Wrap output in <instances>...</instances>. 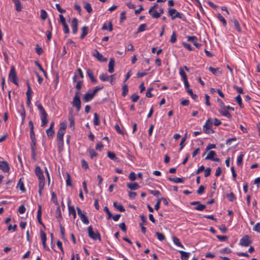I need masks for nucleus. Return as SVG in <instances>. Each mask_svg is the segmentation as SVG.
I'll return each mask as SVG.
<instances>
[{"label":"nucleus","mask_w":260,"mask_h":260,"mask_svg":"<svg viewBox=\"0 0 260 260\" xmlns=\"http://www.w3.org/2000/svg\"><path fill=\"white\" fill-rule=\"evenodd\" d=\"M205 189V187L204 186L201 185L199 187V188L198 189V190L197 191V193L199 194H203V192H204Z\"/></svg>","instance_id":"69168bd1"},{"label":"nucleus","mask_w":260,"mask_h":260,"mask_svg":"<svg viewBox=\"0 0 260 260\" xmlns=\"http://www.w3.org/2000/svg\"><path fill=\"white\" fill-rule=\"evenodd\" d=\"M127 186L131 190H137L140 188V185L137 183H127Z\"/></svg>","instance_id":"6ab92c4d"},{"label":"nucleus","mask_w":260,"mask_h":260,"mask_svg":"<svg viewBox=\"0 0 260 260\" xmlns=\"http://www.w3.org/2000/svg\"><path fill=\"white\" fill-rule=\"evenodd\" d=\"M139 96L136 93L133 94L131 96V99L133 102H137V101L139 100Z\"/></svg>","instance_id":"338daca9"},{"label":"nucleus","mask_w":260,"mask_h":260,"mask_svg":"<svg viewBox=\"0 0 260 260\" xmlns=\"http://www.w3.org/2000/svg\"><path fill=\"white\" fill-rule=\"evenodd\" d=\"M93 55L96 57L101 62H106L107 58L104 57V56L100 53L98 50H95Z\"/></svg>","instance_id":"ddd939ff"},{"label":"nucleus","mask_w":260,"mask_h":260,"mask_svg":"<svg viewBox=\"0 0 260 260\" xmlns=\"http://www.w3.org/2000/svg\"><path fill=\"white\" fill-rule=\"evenodd\" d=\"M9 80L16 85H18L17 82V77L15 71V68L14 67H11V70L9 75Z\"/></svg>","instance_id":"39448f33"},{"label":"nucleus","mask_w":260,"mask_h":260,"mask_svg":"<svg viewBox=\"0 0 260 260\" xmlns=\"http://www.w3.org/2000/svg\"><path fill=\"white\" fill-rule=\"evenodd\" d=\"M35 174L39 178V182H42L45 183V178L43 175V171L38 166L36 167Z\"/></svg>","instance_id":"0eeeda50"},{"label":"nucleus","mask_w":260,"mask_h":260,"mask_svg":"<svg viewBox=\"0 0 260 260\" xmlns=\"http://www.w3.org/2000/svg\"><path fill=\"white\" fill-rule=\"evenodd\" d=\"M87 74L88 76L89 77V78H90V80L92 82H93V83L97 82L96 79L94 77L93 72L91 70H90V69L87 70Z\"/></svg>","instance_id":"412c9836"},{"label":"nucleus","mask_w":260,"mask_h":260,"mask_svg":"<svg viewBox=\"0 0 260 260\" xmlns=\"http://www.w3.org/2000/svg\"><path fill=\"white\" fill-rule=\"evenodd\" d=\"M100 79L103 81H106L109 80V77L106 74H103L100 76Z\"/></svg>","instance_id":"e2e57ef3"},{"label":"nucleus","mask_w":260,"mask_h":260,"mask_svg":"<svg viewBox=\"0 0 260 260\" xmlns=\"http://www.w3.org/2000/svg\"><path fill=\"white\" fill-rule=\"evenodd\" d=\"M93 123L95 125H99L100 124L99 116L96 113L94 114Z\"/></svg>","instance_id":"4c0bfd02"},{"label":"nucleus","mask_w":260,"mask_h":260,"mask_svg":"<svg viewBox=\"0 0 260 260\" xmlns=\"http://www.w3.org/2000/svg\"><path fill=\"white\" fill-rule=\"evenodd\" d=\"M84 9L88 12V13H90L92 11V9L91 8V5L87 2H84Z\"/></svg>","instance_id":"2f4dec72"},{"label":"nucleus","mask_w":260,"mask_h":260,"mask_svg":"<svg viewBox=\"0 0 260 260\" xmlns=\"http://www.w3.org/2000/svg\"><path fill=\"white\" fill-rule=\"evenodd\" d=\"M217 18L220 21L222 22L224 26L226 25V21L225 19L220 14H218Z\"/></svg>","instance_id":"3c124183"},{"label":"nucleus","mask_w":260,"mask_h":260,"mask_svg":"<svg viewBox=\"0 0 260 260\" xmlns=\"http://www.w3.org/2000/svg\"><path fill=\"white\" fill-rule=\"evenodd\" d=\"M19 112L20 115L21 116V118H22L21 123L23 124L24 123V120L25 118V116H26L24 106L23 104L21 105V109L20 110H19Z\"/></svg>","instance_id":"f3484780"},{"label":"nucleus","mask_w":260,"mask_h":260,"mask_svg":"<svg viewBox=\"0 0 260 260\" xmlns=\"http://www.w3.org/2000/svg\"><path fill=\"white\" fill-rule=\"evenodd\" d=\"M115 64V60L113 58H111L109 60L108 65V72L110 73H112L114 71V67Z\"/></svg>","instance_id":"dca6fc26"},{"label":"nucleus","mask_w":260,"mask_h":260,"mask_svg":"<svg viewBox=\"0 0 260 260\" xmlns=\"http://www.w3.org/2000/svg\"><path fill=\"white\" fill-rule=\"evenodd\" d=\"M36 105L39 110L41 115L46 113L42 105L39 103V102H37L36 103Z\"/></svg>","instance_id":"cd10ccee"},{"label":"nucleus","mask_w":260,"mask_h":260,"mask_svg":"<svg viewBox=\"0 0 260 260\" xmlns=\"http://www.w3.org/2000/svg\"><path fill=\"white\" fill-rule=\"evenodd\" d=\"M212 122L210 118H208L203 126V131L206 134H213L214 133V131L211 129L212 126Z\"/></svg>","instance_id":"20e7f679"},{"label":"nucleus","mask_w":260,"mask_h":260,"mask_svg":"<svg viewBox=\"0 0 260 260\" xmlns=\"http://www.w3.org/2000/svg\"><path fill=\"white\" fill-rule=\"evenodd\" d=\"M51 198H52V201H53V202L56 205L59 206L57 200V197H56V194L55 193V192H52L51 193Z\"/></svg>","instance_id":"c03bdc74"},{"label":"nucleus","mask_w":260,"mask_h":260,"mask_svg":"<svg viewBox=\"0 0 260 260\" xmlns=\"http://www.w3.org/2000/svg\"><path fill=\"white\" fill-rule=\"evenodd\" d=\"M187 92L191 96L192 99H193L194 100H197L198 96L196 94H193L191 89H188Z\"/></svg>","instance_id":"680f3d73"},{"label":"nucleus","mask_w":260,"mask_h":260,"mask_svg":"<svg viewBox=\"0 0 260 260\" xmlns=\"http://www.w3.org/2000/svg\"><path fill=\"white\" fill-rule=\"evenodd\" d=\"M14 4L16 7V10L17 12H20L22 10V7L20 1H16V2H14Z\"/></svg>","instance_id":"e433bc0d"},{"label":"nucleus","mask_w":260,"mask_h":260,"mask_svg":"<svg viewBox=\"0 0 260 260\" xmlns=\"http://www.w3.org/2000/svg\"><path fill=\"white\" fill-rule=\"evenodd\" d=\"M253 231L260 233V223H257L253 228Z\"/></svg>","instance_id":"774afa93"},{"label":"nucleus","mask_w":260,"mask_h":260,"mask_svg":"<svg viewBox=\"0 0 260 260\" xmlns=\"http://www.w3.org/2000/svg\"><path fill=\"white\" fill-rule=\"evenodd\" d=\"M56 214L57 215H56L57 219H58L59 221H60V220L61 219H62V218L60 209V207L59 206H57V209L56 210Z\"/></svg>","instance_id":"c9c22d12"},{"label":"nucleus","mask_w":260,"mask_h":260,"mask_svg":"<svg viewBox=\"0 0 260 260\" xmlns=\"http://www.w3.org/2000/svg\"><path fill=\"white\" fill-rule=\"evenodd\" d=\"M251 243V241L250 240L248 235L244 236L240 241V245L242 246L247 247Z\"/></svg>","instance_id":"6e6552de"},{"label":"nucleus","mask_w":260,"mask_h":260,"mask_svg":"<svg viewBox=\"0 0 260 260\" xmlns=\"http://www.w3.org/2000/svg\"><path fill=\"white\" fill-rule=\"evenodd\" d=\"M169 180L171 181L174 182V183H182L184 181L183 178H178V177H174V178L170 177L169 178Z\"/></svg>","instance_id":"bb28decb"},{"label":"nucleus","mask_w":260,"mask_h":260,"mask_svg":"<svg viewBox=\"0 0 260 260\" xmlns=\"http://www.w3.org/2000/svg\"><path fill=\"white\" fill-rule=\"evenodd\" d=\"M87 231L89 237L94 240H99L100 241H101V237L100 233L98 231L94 232L93 230L92 226H89L87 228Z\"/></svg>","instance_id":"f03ea898"},{"label":"nucleus","mask_w":260,"mask_h":260,"mask_svg":"<svg viewBox=\"0 0 260 260\" xmlns=\"http://www.w3.org/2000/svg\"><path fill=\"white\" fill-rule=\"evenodd\" d=\"M45 185V183L42 182H39V193L40 196H42V190L44 188Z\"/></svg>","instance_id":"a18cd8bd"},{"label":"nucleus","mask_w":260,"mask_h":260,"mask_svg":"<svg viewBox=\"0 0 260 260\" xmlns=\"http://www.w3.org/2000/svg\"><path fill=\"white\" fill-rule=\"evenodd\" d=\"M41 119L42 121L41 126H45L48 123L47 113L41 115Z\"/></svg>","instance_id":"a211bd4d"},{"label":"nucleus","mask_w":260,"mask_h":260,"mask_svg":"<svg viewBox=\"0 0 260 260\" xmlns=\"http://www.w3.org/2000/svg\"><path fill=\"white\" fill-rule=\"evenodd\" d=\"M107 155L112 160H115L117 159L115 154L113 152L108 151Z\"/></svg>","instance_id":"37998d69"},{"label":"nucleus","mask_w":260,"mask_h":260,"mask_svg":"<svg viewBox=\"0 0 260 260\" xmlns=\"http://www.w3.org/2000/svg\"><path fill=\"white\" fill-rule=\"evenodd\" d=\"M35 49L36 53L38 55H41L43 52L42 48L40 47L38 44L36 45Z\"/></svg>","instance_id":"13d9d810"},{"label":"nucleus","mask_w":260,"mask_h":260,"mask_svg":"<svg viewBox=\"0 0 260 260\" xmlns=\"http://www.w3.org/2000/svg\"><path fill=\"white\" fill-rule=\"evenodd\" d=\"M176 40H177L176 34L175 31H173L171 35L170 41L172 43H174L175 42H176Z\"/></svg>","instance_id":"8fccbe9b"},{"label":"nucleus","mask_w":260,"mask_h":260,"mask_svg":"<svg viewBox=\"0 0 260 260\" xmlns=\"http://www.w3.org/2000/svg\"><path fill=\"white\" fill-rule=\"evenodd\" d=\"M68 208L69 214L72 215L73 218L75 219L76 217V213L74 207L73 206H70L69 203H68Z\"/></svg>","instance_id":"5701e85b"},{"label":"nucleus","mask_w":260,"mask_h":260,"mask_svg":"<svg viewBox=\"0 0 260 260\" xmlns=\"http://www.w3.org/2000/svg\"><path fill=\"white\" fill-rule=\"evenodd\" d=\"M179 253L181 254V260H187L189 256V253L186 252L182 250H179Z\"/></svg>","instance_id":"4be33fe9"},{"label":"nucleus","mask_w":260,"mask_h":260,"mask_svg":"<svg viewBox=\"0 0 260 260\" xmlns=\"http://www.w3.org/2000/svg\"><path fill=\"white\" fill-rule=\"evenodd\" d=\"M156 236H157V239L159 240V241H163L164 240H165V237L164 236V235L162 233H159V232H156Z\"/></svg>","instance_id":"4d7b16f0"},{"label":"nucleus","mask_w":260,"mask_h":260,"mask_svg":"<svg viewBox=\"0 0 260 260\" xmlns=\"http://www.w3.org/2000/svg\"><path fill=\"white\" fill-rule=\"evenodd\" d=\"M179 74L183 81L187 80V75L182 68H180L179 69Z\"/></svg>","instance_id":"72a5a7b5"},{"label":"nucleus","mask_w":260,"mask_h":260,"mask_svg":"<svg viewBox=\"0 0 260 260\" xmlns=\"http://www.w3.org/2000/svg\"><path fill=\"white\" fill-rule=\"evenodd\" d=\"M69 120L70 122V126L71 127H74L75 126V121H74V118L73 115H70L69 116Z\"/></svg>","instance_id":"a19ab883"},{"label":"nucleus","mask_w":260,"mask_h":260,"mask_svg":"<svg viewBox=\"0 0 260 260\" xmlns=\"http://www.w3.org/2000/svg\"><path fill=\"white\" fill-rule=\"evenodd\" d=\"M243 157H244L243 154H241L240 155L238 156V157L237 158V165L241 166L242 165Z\"/></svg>","instance_id":"864d4df0"},{"label":"nucleus","mask_w":260,"mask_h":260,"mask_svg":"<svg viewBox=\"0 0 260 260\" xmlns=\"http://www.w3.org/2000/svg\"><path fill=\"white\" fill-rule=\"evenodd\" d=\"M66 184L67 186H72V182H71V176L69 173L67 174V180H66Z\"/></svg>","instance_id":"6e6d98bb"},{"label":"nucleus","mask_w":260,"mask_h":260,"mask_svg":"<svg viewBox=\"0 0 260 260\" xmlns=\"http://www.w3.org/2000/svg\"><path fill=\"white\" fill-rule=\"evenodd\" d=\"M122 95L123 96H125L127 95L128 91V86L126 84L123 85L122 86Z\"/></svg>","instance_id":"58836bf2"},{"label":"nucleus","mask_w":260,"mask_h":260,"mask_svg":"<svg viewBox=\"0 0 260 260\" xmlns=\"http://www.w3.org/2000/svg\"><path fill=\"white\" fill-rule=\"evenodd\" d=\"M219 112L221 115L226 117L229 119H231L232 118V115L229 112V111L225 109V107H223L222 108H219Z\"/></svg>","instance_id":"2eb2a0df"},{"label":"nucleus","mask_w":260,"mask_h":260,"mask_svg":"<svg viewBox=\"0 0 260 260\" xmlns=\"http://www.w3.org/2000/svg\"><path fill=\"white\" fill-rule=\"evenodd\" d=\"M187 40L190 42H192L193 43V45L197 48H200L202 44L199 43H197L196 41L197 40V38L196 36H188Z\"/></svg>","instance_id":"4468645a"},{"label":"nucleus","mask_w":260,"mask_h":260,"mask_svg":"<svg viewBox=\"0 0 260 260\" xmlns=\"http://www.w3.org/2000/svg\"><path fill=\"white\" fill-rule=\"evenodd\" d=\"M152 18L157 19L160 17V15L156 10H153L151 14H149Z\"/></svg>","instance_id":"5fc2aeb1"},{"label":"nucleus","mask_w":260,"mask_h":260,"mask_svg":"<svg viewBox=\"0 0 260 260\" xmlns=\"http://www.w3.org/2000/svg\"><path fill=\"white\" fill-rule=\"evenodd\" d=\"M41 18L44 20H45L47 17V13L44 10H41V15H40Z\"/></svg>","instance_id":"49530a36"},{"label":"nucleus","mask_w":260,"mask_h":260,"mask_svg":"<svg viewBox=\"0 0 260 260\" xmlns=\"http://www.w3.org/2000/svg\"><path fill=\"white\" fill-rule=\"evenodd\" d=\"M0 169L4 172L8 173L10 171V167L6 161H0Z\"/></svg>","instance_id":"9d476101"},{"label":"nucleus","mask_w":260,"mask_h":260,"mask_svg":"<svg viewBox=\"0 0 260 260\" xmlns=\"http://www.w3.org/2000/svg\"><path fill=\"white\" fill-rule=\"evenodd\" d=\"M46 132L48 138L52 139L54 135L55 134V131L53 129H51L50 128H48L46 129Z\"/></svg>","instance_id":"c756f323"},{"label":"nucleus","mask_w":260,"mask_h":260,"mask_svg":"<svg viewBox=\"0 0 260 260\" xmlns=\"http://www.w3.org/2000/svg\"><path fill=\"white\" fill-rule=\"evenodd\" d=\"M235 99H236V102L238 103V105H239V106L241 108H243V104H242V99H241V97L240 95H237Z\"/></svg>","instance_id":"de8ad7c7"},{"label":"nucleus","mask_w":260,"mask_h":260,"mask_svg":"<svg viewBox=\"0 0 260 260\" xmlns=\"http://www.w3.org/2000/svg\"><path fill=\"white\" fill-rule=\"evenodd\" d=\"M147 28V24L145 23L141 24L139 28H138V30L136 32V34H139L141 32H142L144 30H145Z\"/></svg>","instance_id":"473e14b6"},{"label":"nucleus","mask_w":260,"mask_h":260,"mask_svg":"<svg viewBox=\"0 0 260 260\" xmlns=\"http://www.w3.org/2000/svg\"><path fill=\"white\" fill-rule=\"evenodd\" d=\"M104 211L107 213V214L108 215V217L107 218L108 219H109L111 218H112V215L111 213L110 212L109 208L107 206H105L104 207Z\"/></svg>","instance_id":"09e8293b"},{"label":"nucleus","mask_w":260,"mask_h":260,"mask_svg":"<svg viewBox=\"0 0 260 260\" xmlns=\"http://www.w3.org/2000/svg\"><path fill=\"white\" fill-rule=\"evenodd\" d=\"M216 237L220 241H224L229 238L228 236L221 235H217Z\"/></svg>","instance_id":"0e129e2a"},{"label":"nucleus","mask_w":260,"mask_h":260,"mask_svg":"<svg viewBox=\"0 0 260 260\" xmlns=\"http://www.w3.org/2000/svg\"><path fill=\"white\" fill-rule=\"evenodd\" d=\"M18 186L19 187V189L22 192H24L25 191V188L24 186V184L23 182L22 181V179L20 178L19 180L18 183Z\"/></svg>","instance_id":"ea45409f"},{"label":"nucleus","mask_w":260,"mask_h":260,"mask_svg":"<svg viewBox=\"0 0 260 260\" xmlns=\"http://www.w3.org/2000/svg\"><path fill=\"white\" fill-rule=\"evenodd\" d=\"M216 156V154L215 151L211 150L209 151L207 156L205 157V159L206 160H212L214 161L218 162L220 159L218 158H214L215 156Z\"/></svg>","instance_id":"1a4fd4ad"},{"label":"nucleus","mask_w":260,"mask_h":260,"mask_svg":"<svg viewBox=\"0 0 260 260\" xmlns=\"http://www.w3.org/2000/svg\"><path fill=\"white\" fill-rule=\"evenodd\" d=\"M191 205H197L194 209L199 211H203L206 208V206L203 204H201L200 202L194 201L190 203Z\"/></svg>","instance_id":"f8f14e48"},{"label":"nucleus","mask_w":260,"mask_h":260,"mask_svg":"<svg viewBox=\"0 0 260 260\" xmlns=\"http://www.w3.org/2000/svg\"><path fill=\"white\" fill-rule=\"evenodd\" d=\"M67 127V124L65 122H62L60 124V127L57 131V139L59 144H63V136Z\"/></svg>","instance_id":"f257e3e1"},{"label":"nucleus","mask_w":260,"mask_h":260,"mask_svg":"<svg viewBox=\"0 0 260 260\" xmlns=\"http://www.w3.org/2000/svg\"><path fill=\"white\" fill-rule=\"evenodd\" d=\"M94 95L92 93H86L85 94L83 100L85 102H89L92 100Z\"/></svg>","instance_id":"aec40b11"},{"label":"nucleus","mask_w":260,"mask_h":260,"mask_svg":"<svg viewBox=\"0 0 260 260\" xmlns=\"http://www.w3.org/2000/svg\"><path fill=\"white\" fill-rule=\"evenodd\" d=\"M82 34L80 36V39H83L88 34V28L87 26H84L82 28Z\"/></svg>","instance_id":"b1692460"},{"label":"nucleus","mask_w":260,"mask_h":260,"mask_svg":"<svg viewBox=\"0 0 260 260\" xmlns=\"http://www.w3.org/2000/svg\"><path fill=\"white\" fill-rule=\"evenodd\" d=\"M168 14L171 17L172 20L176 18L182 19L183 16L182 14L177 12L176 9L171 8H168Z\"/></svg>","instance_id":"7ed1b4c3"},{"label":"nucleus","mask_w":260,"mask_h":260,"mask_svg":"<svg viewBox=\"0 0 260 260\" xmlns=\"http://www.w3.org/2000/svg\"><path fill=\"white\" fill-rule=\"evenodd\" d=\"M233 23L234 24V26L237 29V30L239 32H241V27H240V26L238 21L237 19H234L233 20Z\"/></svg>","instance_id":"79ce46f5"},{"label":"nucleus","mask_w":260,"mask_h":260,"mask_svg":"<svg viewBox=\"0 0 260 260\" xmlns=\"http://www.w3.org/2000/svg\"><path fill=\"white\" fill-rule=\"evenodd\" d=\"M27 90L26 92V96L27 97H31V94L32 93V91L31 89L30 83L28 81H27Z\"/></svg>","instance_id":"f704fd0d"},{"label":"nucleus","mask_w":260,"mask_h":260,"mask_svg":"<svg viewBox=\"0 0 260 260\" xmlns=\"http://www.w3.org/2000/svg\"><path fill=\"white\" fill-rule=\"evenodd\" d=\"M41 238L42 243L46 242V240H47L46 235L45 233L42 231H41Z\"/></svg>","instance_id":"bf43d9fd"},{"label":"nucleus","mask_w":260,"mask_h":260,"mask_svg":"<svg viewBox=\"0 0 260 260\" xmlns=\"http://www.w3.org/2000/svg\"><path fill=\"white\" fill-rule=\"evenodd\" d=\"M102 29L103 30H107L108 29L109 31H112L113 30V25H112V22L111 21L109 22L108 27L106 23H104L102 26Z\"/></svg>","instance_id":"c85d7f7f"},{"label":"nucleus","mask_w":260,"mask_h":260,"mask_svg":"<svg viewBox=\"0 0 260 260\" xmlns=\"http://www.w3.org/2000/svg\"><path fill=\"white\" fill-rule=\"evenodd\" d=\"M89 153L90 154L91 158H93L94 157H96L98 155L94 149H90L89 150Z\"/></svg>","instance_id":"052dcab7"},{"label":"nucleus","mask_w":260,"mask_h":260,"mask_svg":"<svg viewBox=\"0 0 260 260\" xmlns=\"http://www.w3.org/2000/svg\"><path fill=\"white\" fill-rule=\"evenodd\" d=\"M173 241L174 243L176 245H177L179 247H180L182 248H184L183 245L181 244V243L180 241V240L178 238H177L175 236L173 237Z\"/></svg>","instance_id":"a878e982"},{"label":"nucleus","mask_w":260,"mask_h":260,"mask_svg":"<svg viewBox=\"0 0 260 260\" xmlns=\"http://www.w3.org/2000/svg\"><path fill=\"white\" fill-rule=\"evenodd\" d=\"M78 21L76 18H73L72 20L71 26L73 33L75 34L78 31Z\"/></svg>","instance_id":"9b49d317"},{"label":"nucleus","mask_w":260,"mask_h":260,"mask_svg":"<svg viewBox=\"0 0 260 260\" xmlns=\"http://www.w3.org/2000/svg\"><path fill=\"white\" fill-rule=\"evenodd\" d=\"M226 196L230 202H233L236 199L235 196L233 192L227 194Z\"/></svg>","instance_id":"603ef678"},{"label":"nucleus","mask_w":260,"mask_h":260,"mask_svg":"<svg viewBox=\"0 0 260 260\" xmlns=\"http://www.w3.org/2000/svg\"><path fill=\"white\" fill-rule=\"evenodd\" d=\"M81 221L83 223L88 224L89 222L88 217L86 216L85 214H83L79 216Z\"/></svg>","instance_id":"7c9ffc66"},{"label":"nucleus","mask_w":260,"mask_h":260,"mask_svg":"<svg viewBox=\"0 0 260 260\" xmlns=\"http://www.w3.org/2000/svg\"><path fill=\"white\" fill-rule=\"evenodd\" d=\"M113 206L118 211L120 212H124L125 211V209L123 207V206L121 204H118L117 202H115L113 203Z\"/></svg>","instance_id":"393cba45"},{"label":"nucleus","mask_w":260,"mask_h":260,"mask_svg":"<svg viewBox=\"0 0 260 260\" xmlns=\"http://www.w3.org/2000/svg\"><path fill=\"white\" fill-rule=\"evenodd\" d=\"M79 94V91L75 93V96L72 102L73 106L76 107L78 111L81 109V101Z\"/></svg>","instance_id":"423d86ee"}]
</instances>
